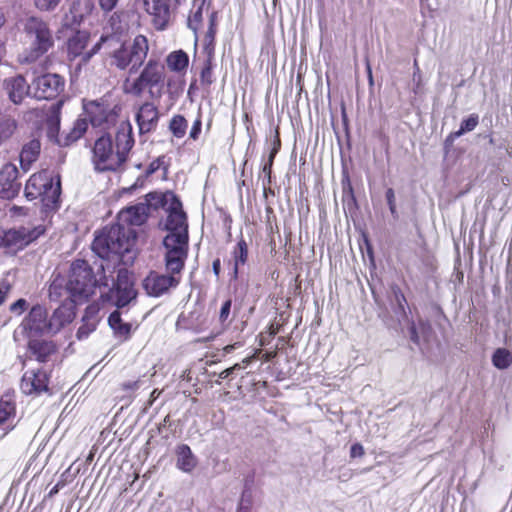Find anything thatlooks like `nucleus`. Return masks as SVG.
<instances>
[{
	"instance_id": "nucleus-62",
	"label": "nucleus",
	"mask_w": 512,
	"mask_h": 512,
	"mask_svg": "<svg viewBox=\"0 0 512 512\" xmlns=\"http://www.w3.org/2000/svg\"><path fill=\"white\" fill-rule=\"evenodd\" d=\"M237 345H238V343H235V344H232V345H227L224 350L227 353H230L231 351H233L237 347Z\"/></svg>"
},
{
	"instance_id": "nucleus-35",
	"label": "nucleus",
	"mask_w": 512,
	"mask_h": 512,
	"mask_svg": "<svg viewBox=\"0 0 512 512\" xmlns=\"http://www.w3.org/2000/svg\"><path fill=\"white\" fill-rule=\"evenodd\" d=\"M248 257V246L244 239H241L238 241L234 251H233V258H234V273L237 275L238 273V267L239 265H243L246 263Z\"/></svg>"
},
{
	"instance_id": "nucleus-54",
	"label": "nucleus",
	"mask_w": 512,
	"mask_h": 512,
	"mask_svg": "<svg viewBox=\"0 0 512 512\" xmlns=\"http://www.w3.org/2000/svg\"><path fill=\"white\" fill-rule=\"evenodd\" d=\"M386 200H387L388 206H392V204H395V193L392 188L387 189Z\"/></svg>"
},
{
	"instance_id": "nucleus-45",
	"label": "nucleus",
	"mask_w": 512,
	"mask_h": 512,
	"mask_svg": "<svg viewBox=\"0 0 512 512\" xmlns=\"http://www.w3.org/2000/svg\"><path fill=\"white\" fill-rule=\"evenodd\" d=\"M96 328L95 321H87L86 324H83L81 327H79L77 331V337L78 339H83L88 336V334L92 331H94Z\"/></svg>"
},
{
	"instance_id": "nucleus-57",
	"label": "nucleus",
	"mask_w": 512,
	"mask_h": 512,
	"mask_svg": "<svg viewBox=\"0 0 512 512\" xmlns=\"http://www.w3.org/2000/svg\"><path fill=\"white\" fill-rule=\"evenodd\" d=\"M395 296H396V300L400 306L399 307L400 310H402L404 312V307H402V304H401V301H405L404 295L398 290V291H395Z\"/></svg>"
},
{
	"instance_id": "nucleus-40",
	"label": "nucleus",
	"mask_w": 512,
	"mask_h": 512,
	"mask_svg": "<svg viewBox=\"0 0 512 512\" xmlns=\"http://www.w3.org/2000/svg\"><path fill=\"white\" fill-rule=\"evenodd\" d=\"M14 282V275L10 272L4 274V276L0 279V305L5 302L14 285Z\"/></svg>"
},
{
	"instance_id": "nucleus-36",
	"label": "nucleus",
	"mask_w": 512,
	"mask_h": 512,
	"mask_svg": "<svg viewBox=\"0 0 512 512\" xmlns=\"http://www.w3.org/2000/svg\"><path fill=\"white\" fill-rule=\"evenodd\" d=\"M188 127L187 120L182 115H174L169 123V130L176 138H182Z\"/></svg>"
},
{
	"instance_id": "nucleus-38",
	"label": "nucleus",
	"mask_w": 512,
	"mask_h": 512,
	"mask_svg": "<svg viewBox=\"0 0 512 512\" xmlns=\"http://www.w3.org/2000/svg\"><path fill=\"white\" fill-rule=\"evenodd\" d=\"M479 117L476 114L470 115L468 118L464 119L461 124L459 130L450 134L449 138L454 139L462 136L466 132L473 131L478 125Z\"/></svg>"
},
{
	"instance_id": "nucleus-29",
	"label": "nucleus",
	"mask_w": 512,
	"mask_h": 512,
	"mask_svg": "<svg viewBox=\"0 0 512 512\" xmlns=\"http://www.w3.org/2000/svg\"><path fill=\"white\" fill-rule=\"evenodd\" d=\"M40 149L41 144L37 139L31 140L23 146L20 153V163L24 171H27L31 163L37 159Z\"/></svg>"
},
{
	"instance_id": "nucleus-7",
	"label": "nucleus",
	"mask_w": 512,
	"mask_h": 512,
	"mask_svg": "<svg viewBox=\"0 0 512 512\" xmlns=\"http://www.w3.org/2000/svg\"><path fill=\"white\" fill-rule=\"evenodd\" d=\"M19 335L25 339L54 336L49 321V313L45 306L36 304L30 308L13 333L14 341H18Z\"/></svg>"
},
{
	"instance_id": "nucleus-11",
	"label": "nucleus",
	"mask_w": 512,
	"mask_h": 512,
	"mask_svg": "<svg viewBox=\"0 0 512 512\" xmlns=\"http://www.w3.org/2000/svg\"><path fill=\"white\" fill-rule=\"evenodd\" d=\"M84 108L91 125L95 128L106 131L117 123L120 109L116 105L96 100L87 103Z\"/></svg>"
},
{
	"instance_id": "nucleus-9",
	"label": "nucleus",
	"mask_w": 512,
	"mask_h": 512,
	"mask_svg": "<svg viewBox=\"0 0 512 512\" xmlns=\"http://www.w3.org/2000/svg\"><path fill=\"white\" fill-rule=\"evenodd\" d=\"M60 104L51 107V114L47 118V135L53 139L60 146H69L79 140L88 128V123L85 119H77L72 128L68 132L59 134L60 129Z\"/></svg>"
},
{
	"instance_id": "nucleus-50",
	"label": "nucleus",
	"mask_w": 512,
	"mask_h": 512,
	"mask_svg": "<svg viewBox=\"0 0 512 512\" xmlns=\"http://www.w3.org/2000/svg\"><path fill=\"white\" fill-rule=\"evenodd\" d=\"M142 385V380L141 379H138V380H135V381H127V382H124L122 384V389L123 390H126V391H129V390H137L141 387Z\"/></svg>"
},
{
	"instance_id": "nucleus-32",
	"label": "nucleus",
	"mask_w": 512,
	"mask_h": 512,
	"mask_svg": "<svg viewBox=\"0 0 512 512\" xmlns=\"http://www.w3.org/2000/svg\"><path fill=\"white\" fill-rule=\"evenodd\" d=\"M216 18H217L216 12L210 13L208 30L206 31L204 39H203L204 53L209 58H214V55H215L214 39H215V34H216Z\"/></svg>"
},
{
	"instance_id": "nucleus-28",
	"label": "nucleus",
	"mask_w": 512,
	"mask_h": 512,
	"mask_svg": "<svg viewBox=\"0 0 512 512\" xmlns=\"http://www.w3.org/2000/svg\"><path fill=\"white\" fill-rule=\"evenodd\" d=\"M179 200L172 192L166 193H158L152 192L148 193L145 197L144 204H147L148 211L157 210L162 207L166 210V208L171 205L172 202Z\"/></svg>"
},
{
	"instance_id": "nucleus-18",
	"label": "nucleus",
	"mask_w": 512,
	"mask_h": 512,
	"mask_svg": "<svg viewBox=\"0 0 512 512\" xmlns=\"http://www.w3.org/2000/svg\"><path fill=\"white\" fill-rule=\"evenodd\" d=\"M27 350L37 362L48 363L57 354V345L54 341L42 337L32 338L27 339Z\"/></svg>"
},
{
	"instance_id": "nucleus-13",
	"label": "nucleus",
	"mask_w": 512,
	"mask_h": 512,
	"mask_svg": "<svg viewBox=\"0 0 512 512\" xmlns=\"http://www.w3.org/2000/svg\"><path fill=\"white\" fill-rule=\"evenodd\" d=\"M64 86L65 80L62 76L47 73L33 81L34 96L38 99H54L64 90Z\"/></svg>"
},
{
	"instance_id": "nucleus-12",
	"label": "nucleus",
	"mask_w": 512,
	"mask_h": 512,
	"mask_svg": "<svg viewBox=\"0 0 512 512\" xmlns=\"http://www.w3.org/2000/svg\"><path fill=\"white\" fill-rule=\"evenodd\" d=\"M182 0H143L145 11L152 17L157 30H165L171 21L173 11Z\"/></svg>"
},
{
	"instance_id": "nucleus-34",
	"label": "nucleus",
	"mask_w": 512,
	"mask_h": 512,
	"mask_svg": "<svg viewBox=\"0 0 512 512\" xmlns=\"http://www.w3.org/2000/svg\"><path fill=\"white\" fill-rule=\"evenodd\" d=\"M17 123L11 117H4L0 120V146L12 137L16 131Z\"/></svg>"
},
{
	"instance_id": "nucleus-41",
	"label": "nucleus",
	"mask_w": 512,
	"mask_h": 512,
	"mask_svg": "<svg viewBox=\"0 0 512 512\" xmlns=\"http://www.w3.org/2000/svg\"><path fill=\"white\" fill-rule=\"evenodd\" d=\"M62 0H33L35 8L41 12L54 11Z\"/></svg>"
},
{
	"instance_id": "nucleus-6",
	"label": "nucleus",
	"mask_w": 512,
	"mask_h": 512,
	"mask_svg": "<svg viewBox=\"0 0 512 512\" xmlns=\"http://www.w3.org/2000/svg\"><path fill=\"white\" fill-rule=\"evenodd\" d=\"M23 30L30 39L31 48L28 54L21 60L22 62H34L53 47L54 39L52 32L47 22L41 17H27L23 22Z\"/></svg>"
},
{
	"instance_id": "nucleus-1",
	"label": "nucleus",
	"mask_w": 512,
	"mask_h": 512,
	"mask_svg": "<svg viewBox=\"0 0 512 512\" xmlns=\"http://www.w3.org/2000/svg\"><path fill=\"white\" fill-rule=\"evenodd\" d=\"M167 217L164 229L168 232L163 240L166 248V267L172 273H180L184 268L188 254V223L186 213L180 200L174 201L166 208Z\"/></svg>"
},
{
	"instance_id": "nucleus-22",
	"label": "nucleus",
	"mask_w": 512,
	"mask_h": 512,
	"mask_svg": "<svg viewBox=\"0 0 512 512\" xmlns=\"http://www.w3.org/2000/svg\"><path fill=\"white\" fill-rule=\"evenodd\" d=\"M9 99L14 104H20L28 95L29 85L22 75L8 78L4 81Z\"/></svg>"
},
{
	"instance_id": "nucleus-17",
	"label": "nucleus",
	"mask_w": 512,
	"mask_h": 512,
	"mask_svg": "<svg viewBox=\"0 0 512 512\" xmlns=\"http://www.w3.org/2000/svg\"><path fill=\"white\" fill-rule=\"evenodd\" d=\"M89 37L86 32L78 31L67 43L68 55L71 59L82 57L83 62H88L90 58L98 52L101 43L97 42L90 50H85L87 47Z\"/></svg>"
},
{
	"instance_id": "nucleus-31",
	"label": "nucleus",
	"mask_w": 512,
	"mask_h": 512,
	"mask_svg": "<svg viewBox=\"0 0 512 512\" xmlns=\"http://www.w3.org/2000/svg\"><path fill=\"white\" fill-rule=\"evenodd\" d=\"M15 405L8 400H0V427L7 433L14 428Z\"/></svg>"
},
{
	"instance_id": "nucleus-37",
	"label": "nucleus",
	"mask_w": 512,
	"mask_h": 512,
	"mask_svg": "<svg viewBox=\"0 0 512 512\" xmlns=\"http://www.w3.org/2000/svg\"><path fill=\"white\" fill-rule=\"evenodd\" d=\"M492 362L498 369H506L512 363V353L505 348H499L494 352Z\"/></svg>"
},
{
	"instance_id": "nucleus-25",
	"label": "nucleus",
	"mask_w": 512,
	"mask_h": 512,
	"mask_svg": "<svg viewBox=\"0 0 512 512\" xmlns=\"http://www.w3.org/2000/svg\"><path fill=\"white\" fill-rule=\"evenodd\" d=\"M176 466L185 473H190L197 466L198 460L191 448L186 444L178 445L176 448Z\"/></svg>"
},
{
	"instance_id": "nucleus-64",
	"label": "nucleus",
	"mask_w": 512,
	"mask_h": 512,
	"mask_svg": "<svg viewBox=\"0 0 512 512\" xmlns=\"http://www.w3.org/2000/svg\"><path fill=\"white\" fill-rule=\"evenodd\" d=\"M4 55H5V47H4V44L0 43V62L2 61Z\"/></svg>"
},
{
	"instance_id": "nucleus-39",
	"label": "nucleus",
	"mask_w": 512,
	"mask_h": 512,
	"mask_svg": "<svg viewBox=\"0 0 512 512\" xmlns=\"http://www.w3.org/2000/svg\"><path fill=\"white\" fill-rule=\"evenodd\" d=\"M214 58L206 56L204 67L200 73V81L204 86H210L214 82L213 64Z\"/></svg>"
},
{
	"instance_id": "nucleus-43",
	"label": "nucleus",
	"mask_w": 512,
	"mask_h": 512,
	"mask_svg": "<svg viewBox=\"0 0 512 512\" xmlns=\"http://www.w3.org/2000/svg\"><path fill=\"white\" fill-rule=\"evenodd\" d=\"M278 146H280V141L279 139H277V142H276V145L275 147L272 149V151L270 152V155H269V158H268V161L267 163L264 164L263 168H262V172L270 179V175H271V167L273 165V161H274V158H275V155L276 153L278 152Z\"/></svg>"
},
{
	"instance_id": "nucleus-61",
	"label": "nucleus",
	"mask_w": 512,
	"mask_h": 512,
	"mask_svg": "<svg viewBox=\"0 0 512 512\" xmlns=\"http://www.w3.org/2000/svg\"><path fill=\"white\" fill-rule=\"evenodd\" d=\"M255 358H256V356H255V355L250 356V357H246L245 359H243L242 363H243L244 365H249L250 363H252V361H254V360H255Z\"/></svg>"
},
{
	"instance_id": "nucleus-44",
	"label": "nucleus",
	"mask_w": 512,
	"mask_h": 512,
	"mask_svg": "<svg viewBox=\"0 0 512 512\" xmlns=\"http://www.w3.org/2000/svg\"><path fill=\"white\" fill-rule=\"evenodd\" d=\"M201 129H202V120H201V115L199 113L197 118L193 122L192 128L189 133V137L192 140L196 141L199 138Z\"/></svg>"
},
{
	"instance_id": "nucleus-59",
	"label": "nucleus",
	"mask_w": 512,
	"mask_h": 512,
	"mask_svg": "<svg viewBox=\"0 0 512 512\" xmlns=\"http://www.w3.org/2000/svg\"><path fill=\"white\" fill-rule=\"evenodd\" d=\"M232 369L230 368H227L225 370H223L220 374H219V378L220 379H226L228 377H230L232 375Z\"/></svg>"
},
{
	"instance_id": "nucleus-47",
	"label": "nucleus",
	"mask_w": 512,
	"mask_h": 512,
	"mask_svg": "<svg viewBox=\"0 0 512 512\" xmlns=\"http://www.w3.org/2000/svg\"><path fill=\"white\" fill-rule=\"evenodd\" d=\"M231 306H232L231 299H228L223 303V305L220 309V314H219V320L221 323H225L228 320L229 315H230Z\"/></svg>"
},
{
	"instance_id": "nucleus-10",
	"label": "nucleus",
	"mask_w": 512,
	"mask_h": 512,
	"mask_svg": "<svg viewBox=\"0 0 512 512\" xmlns=\"http://www.w3.org/2000/svg\"><path fill=\"white\" fill-rule=\"evenodd\" d=\"M44 232L45 228L41 225L35 227L20 226L8 230L0 228V248L7 253L14 254L35 241Z\"/></svg>"
},
{
	"instance_id": "nucleus-21",
	"label": "nucleus",
	"mask_w": 512,
	"mask_h": 512,
	"mask_svg": "<svg viewBox=\"0 0 512 512\" xmlns=\"http://www.w3.org/2000/svg\"><path fill=\"white\" fill-rule=\"evenodd\" d=\"M75 318V311L72 303H63L57 307L51 315L49 321L53 335H56L67 324L71 323Z\"/></svg>"
},
{
	"instance_id": "nucleus-8",
	"label": "nucleus",
	"mask_w": 512,
	"mask_h": 512,
	"mask_svg": "<svg viewBox=\"0 0 512 512\" xmlns=\"http://www.w3.org/2000/svg\"><path fill=\"white\" fill-rule=\"evenodd\" d=\"M165 79V67L157 59H149L139 76L131 83L125 82V92L140 96L146 88H162Z\"/></svg>"
},
{
	"instance_id": "nucleus-5",
	"label": "nucleus",
	"mask_w": 512,
	"mask_h": 512,
	"mask_svg": "<svg viewBox=\"0 0 512 512\" xmlns=\"http://www.w3.org/2000/svg\"><path fill=\"white\" fill-rule=\"evenodd\" d=\"M149 51L148 40L144 35H137L133 40L122 43L111 53V65L120 70L129 69L137 72L143 65Z\"/></svg>"
},
{
	"instance_id": "nucleus-63",
	"label": "nucleus",
	"mask_w": 512,
	"mask_h": 512,
	"mask_svg": "<svg viewBox=\"0 0 512 512\" xmlns=\"http://www.w3.org/2000/svg\"><path fill=\"white\" fill-rule=\"evenodd\" d=\"M159 395L160 391H158L157 389L153 390L151 393V402L154 401L157 397H159Z\"/></svg>"
},
{
	"instance_id": "nucleus-23",
	"label": "nucleus",
	"mask_w": 512,
	"mask_h": 512,
	"mask_svg": "<svg viewBox=\"0 0 512 512\" xmlns=\"http://www.w3.org/2000/svg\"><path fill=\"white\" fill-rule=\"evenodd\" d=\"M42 186L44 188L43 192L39 190L37 194L42 195L43 205L49 210L56 209L58 207L61 194L60 179L57 178L56 182H53V179H50L43 183Z\"/></svg>"
},
{
	"instance_id": "nucleus-2",
	"label": "nucleus",
	"mask_w": 512,
	"mask_h": 512,
	"mask_svg": "<svg viewBox=\"0 0 512 512\" xmlns=\"http://www.w3.org/2000/svg\"><path fill=\"white\" fill-rule=\"evenodd\" d=\"M133 146L132 126L130 122L123 121L117 129L116 148L109 134H103L95 141L92 156L95 169L100 172L118 170L126 162Z\"/></svg>"
},
{
	"instance_id": "nucleus-49",
	"label": "nucleus",
	"mask_w": 512,
	"mask_h": 512,
	"mask_svg": "<svg viewBox=\"0 0 512 512\" xmlns=\"http://www.w3.org/2000/svg\"><path fill=\"white\" fill-rule=\"evenodd\" d=\"M118 1L119 0H98V3L104 12H110L117 6Z\"/></svg>"
},
{
	"instance_id": "nucleus-42",
	"label": "nucleus",
	"mask_w": 512,
	"mask_h": 512,
	"mask_svg": "<svg viewBox=\"0 0 512 512\" xmlns=\"http://www.w3.org/2000/svg\"><path fill=\"white\" fill-rule=\"evenodd\" d=\"M28 309V302L24 298H20L14 303H12L9 307V310L11 313L16 314L17 316H20Z\"/></svg>"
},
{
	"instance_id": "nucleus-51",
	"label": "nucleus",
	"mask_w": 512,
	"mask_h": 512,
	"mask_svg": "<svg viewBox=\"0 0 512 512\" xmlns=\"http://www.w3.org/2000/svg\"><path fill=\"white\" fill-rule=\"evenodd\" d=\"M350 455L352 458L361 457L364 455V448L361 444L356 443L351 446Z\"/></svg>"
},
{
	"instance_id": "nucleus-26",
	"label": "nucleus",
	"mask_w": 512,
	"mask_h": 512,
	"mask_svg": "<svg viewBox=\"0 0 512 512\" xmlns=\"http://www.w3.org/2000/svg\"><path fill=\"white\" fill-rule=\"evenodd\" d=\"M204 11L209 17L211 12L209 11V4L206 3V0H194L187 19V25L195 34H197L202 26Z\"/></svg>"
},
{
	"instance_id": "nucleus-30",
	"label": "nucleus",
	"mask_w": 512,
	"mask_h": 512,
	"mask_svg": "<svg viewBox=\"0 0 512 512\" xmlns=\"http://www.w3.org/2000/svg\"><path fill=\"white\" fill-rule=\"evenodd\" d=\"M108 323L117 338L127 340L130 337L132 325L123 322L120 312H112L108 318Z\"/></svg>"
},
{
	"instance_id": "nucleus-48",
	"label": "nucleus",
	"mask_w": 512,
	"mask_h": 512,
	"mask_svg": "<svg viewBox=\"0 0 512 512\" xmlns=\"http://www.w3.org/2000/svg\"><path fill=\"white\" fill-rule=\"evenodd\" d=\"M99 311V307L89 306L86 308L85 316L83 317L84 321H95L97 322L96 316Z\"/></svg>"
},
{
	"instance_id": "nucleus-3",
	"label": "nucleus",
	"mask_w": 512,
	"mask_h": 512,
	"mask_svg": "<svg viewBox=\"0 0 512 512\" xmlns=\"http://www.w3.org/2000/svg\"><path fill=\"white\" fill-rule=\"evenodd\" d=\"M136 233L130 227L114 224L103 228L92 243L93 251L102 259L119 257L134 246Z\"/></svg>"
},
{
	"instance_id": "nucleus-24",
	"label": "nucleus",
	"mask_w": 512,
	"mask_h": 512,
	"mask_svg": "<svg viewBox=\"0 0 512 512\" xmlns=\"http://www.w3.org/2000/svg\"><path fill=\"white\" fill-rule=\"evenodd\" d=\"M148 215L147 204L141 202L121 211L120 218L129 225L140 226L146 222Z\"/></svg>"
},
{
	"instance_id": "nucleus-60",
	"label": "nucleus",
	"mask_w": 512,
	"mask_h": 512,
	"mask_svg": "<svg viewBox=\"0 0 512 512\" xmlns=\"http://www.w3.org/2000/svg\"><path fill=\"white\" fill-rule=\"evenodd\" d=\"M367 74H368V80L370 85L373 84V76H372V70L369 64H367Z\"/></svg>"
},
{
	"instance_id": "nucleus-46",
	"label": "nucleus",
	"mask_w": 512,
	"mask_h": 512,
	"mask_svg": "<svg viewBox=\"0 0 512 512\" xmlns=\"http://www.w3.org/2000/svg\"><path fill=\"white\" fill-rule=\"evenodd\" d=\"M164 164V156H160L156 159H154L148 166L146 172H145V177H148L152 174H154L156 171H158L161 166Z\"/></svg>"
},
{
	"instance_id": "nucleus-27",
	"label": "nucleus",
	"mask_w": 512,
	"mask_h": 512,
	"mask_svg": "<svg viewBox=\"0 0 512 512\" xmlns=\"http://www.w3.org/2000/svg\"><path fill=\"white\" fill-rule=\"evenodd\" d=\"M94 9L93 0H74L70 7L71 20L67 18V24H79L85 17L89 16Z\"/></svg>"
},
{
	"instance_id": "nucleus-20",
	"label": "nucleus",
	"mask_w": 512,
	"mask_h": 512,
	"mask_svg": "<svg viewBox=\"0 0 512 512\" xmlns=\"http://www.w3.org/2000/svg\"><path fill=\"white\" fill-rule=\"evenodd\" d=\"M19 171L15 164L6 163L0 170V186L2 194L5 198H13L21 188L18 181Z\"/></svg>"
},
{
	"instance_id": "nucleus-58",
	"label": "nucleus",
	"mask_w": 512,
	"mask_h": 512,
	"mask_svg": "<svg viewBox=\"0 0 512 512\" xmlns=\"http://www.w3.org/2000/svg\"><path fill=\"white\" fill-rule=\"evenodd\" d=\"M237 512H250V506L244 505V496L242 497L241 503L238 507Z\"/></svg>"
},
{
	"instance_id": "nucleus-53",
	"label": "nucleus",
	"mask_w": 512,
	"mask_h": 512,
	"mask_svg": "<svg viewBox=\"0 0 512 512\" xmlns=\"http://www.w3.org/2000/svg\"><path fill=\"white\" fill-rule=\"evenodd\" d=\"M410 339L414 343L419 344V335H418L417 328L414 323L410 327Z\"/></svg>"
},
{
	"instance_id": "nucleus-19",
	"label": "nucleus",
	"mask_w": 512,
	"mask_h": 512,
	"mask_svg": "<svg viewBox=\"0 0 512 512\" xmlns=\"http://www.w3.org/2000/svg\"><path fill=\"white\" fill-rule=\"evenodd\" d=\"M160 113L156 105L151 102L143 103L135 114L140 134L151 133L156 130Z\"/></svg>"
},
{
	"instance_id": "nucleus-56",
	"label": "nucleus",
	"mask_w": 512,
	"mask_h": 512,
	"mask_svg": "<svg viewBox=\"0 0 512 512\" xmlns=\"http://www.w3.org/2000/svg\"><path fill=\"white\" fill-rule=\"evenodd\" d=\"M212 269H213L214 274L218 277L220 274V269H221L220 259H215L213 261Z\"/></svg>"
},
{
	"instance_id": "nucleus-52",
	"label": "nucleus",
	"mask_w": 512,
	"mask_h": 512,
	"mask_svg": "<svg viewBox=\"0 0 512 512\" xmlns=\"http://www.w3.org/2000/svg\"><path fill=\"white\" fill-rule=\"evenodd\" d=\"M39 178L36 177L35 175H33L32 177H30V179L28 180L27 182V185H26V196L29 197V198H35L36 197V194L29 191L30 187H35L36 186V182Z\"/></svg>"
},
{
	"instance_id": "nucleus-33",
	"label": "nucleus",
	"mask_w": 512,
	"mask_h": 512,
	"mask_svg": "<svg viewBox=\"0 0 512 512\" xmlns=\"http://www.w3.org/2000/svg\"><path fill=\"white\" fill-rule=\"evenodd\" d=\"M189 64V57L187 53L182 50L174 51L167 57V66L171 71L183 72L187 69Z\"/></svg>"
},
{
	"instance_id": "nucleus-16",
	"label": "nucleus",
	"mask_w": 512,
	"mask_h": 512,
	"mask_svg": "<svg viewBox=\"0 0 512 512\" xmlns=\"http://www.w3.org/2000/svg\"><path fill=\"white\" fill-rule=\"evenodd\" d=\"M50 372L40 368L30 370L23 374L21 379V390L27 395H39L49 390Z\"/></svg>"
},
{
	"instance_id": "nucleus-4",
	"label": "nucleus",
	"mask_w": 512,
	"mask_h": 512,
	"mask_svg": "<svg viewBox=\"0 0 512 512\" xmlns=\"http://www.w3.org/2000/svg\"><path fill=\"white\" fill-rule=\"evenodd\" d=\"M98 286H108L105 275L97 278L93 269L85 260H76L72 263L67 282L71 302L81 303L88 300L95 293Z\"/></svg>"
},
{
	"instance_id": "nucleus-15",
	"label": "nucleus",
	"mask_w": 512,
	"mask_h": 512,
	"mask_svg": "<svg viewBox=\"0 0 512 512\" xmlns=\"http://www.w3.org/2000/svg\"><path fill=\"white\" fill-rule=\"evenodd\" d=\"M136 295V290L133 287V283L129 280L127 271L120 270L117 275V283L109 291L108 299L118 308H123L134 300Z\"/></svg>"
},
{
	"instance_id": "nucleus-14",
	"label": "nucleus",
	"mask_w": 512,
	"mask_h": 512,
	"mask_svg": "<svg viewBox=\"0 0 512 512\" xmlns=\"http://www.w3.org/2000/svg\"><path fill=\"white\" fill-rule=\"evenodd\" d=\"M170 275L160 274L151 271L143 280V288L149 296L159 297L169 291L170 288H175L180 282V278L176 277V273Z\"/></svg>"
},
{
	"instance_id": "nucleus-55",
	"label": "nucleus",
	"mask_w": 512,
	"mask_h": 512,
	"mask_svg": "<svg viewBox=\"0 0 512 512\" xmlns=\"http://www.w3.org/2000/svg\"><path fill=\"white\" fill-rule=\"evenodd\" d=\"M421 331L423 332V334H428L430 331H431V326L428 322H425L423 320H419V323H418Z\"/></svg>"
}]
</instances>
